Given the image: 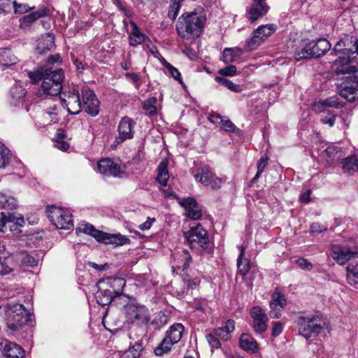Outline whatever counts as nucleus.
<instances>
[{
	"mask_svg": "<svg viewBox=\"0 0 358 358\" xmlns=\"http://www.w3.org/2000/svg\"><path fill=\"white\" fill-rule=\"evenodd\" d=\"M268 9L266 0H252L251 6L248 9L250 20L251 22L256 21L266 15Z\"/></svg>",
	"mask_w": 358,
	"mask_h": 358,
	"instance_id": "nucleus-22",
	"label": "nucleus"
},
{
	"mask_svg": "<svg viewBox=\"0 0 358 358\" xmlns=\"http://www.w3.org/2000/svg\"><path fill=\"white\" fill-rule=\"evenodd\" d=\"M142 350V345L137 342L131 348L122 353L124 358H140Z\"/></svg>",
	"mask_w": 358,
	"mask_h": 358,
	"instance_id": "nucleus-46",
	"label": "nucleus"
},
{
	"mask_svg": "<svg viewBox=\"0 0 358 358\" xmlns=\"http://www.w3.org/2000/svg\"><path fill=\"white\" fill-rule=\"evenodd\" d=\"M64 106L67 108L69 113L76 115L82 110V97L79 91L76 87L69 89L68 92H64L60 97Z\"/></svg>",
	"mask_w": 358,
	"mask_h": 358,
	"instance_id": "nucleus-13",
	"label": "nucleus"
},
{
	"mask_svg": "<svg viewBox=\"0 0 358 358\" xmlns=\"http://www.w3.org/2000/svg\"><path fill=\"white\" fill-rule=\"evenodd\" d=\"M296 264L300 268L305 271H310L313 268V264L305 258H299Z\"/></svg>",
	"mask_w": 358,
	"mask_h": 358,
	"instance_id": "nucleus-58",
	"label": "nucleus"
},
{
	"mask_svg": "<svg viewBox=\"0 0 358 358\" xmlns=\"http://www.w3.org/2000/svg\"><path fill=\"white\" fill-rule=\"evenodd\" d=\"M243 50L239 48H225L222 54V61L229 64L238 60L242 55Z\"/></svg>",
	"mask_w": 358,
	"mask_h": 358,
	"instance_id": "nucleus-37",
	"label": "nucleus"
},
{
	"mask_svg": "<svg viewBox=\"0 0 358 358\" xmlns=\"http://www.w3.org/2000/svg\"><path fill=\"white\" fill-rule=\"evenodd\" d=\"M19 259L23 265L30 267L37 266L39 262V258L35 253L29 254L27 252H21Z\"/></svg>",
	"mask_w": 358,
	"mask_h": 358,
	"instance_id": "nucleus-44",
	"label": "nucleus"
},
{
	"mask_svg": "<svg viewBox=\"0 0 358 358\" xmlns=\"http://www.w3.org/2000/svg\"><path fill=\"white\" fill-rule=\"evenodd\" d=\"M268 158L266 156H263L260 158L257 163V171L255 177L252 178V182H256L260 177L261 174L264 172L265 168L268 165Z\"/></svg>",
	"mask_w": 358,
	"mask_h": 358,
	"instance_id": "nucleus-54",
	"label": "nucleus"
},
{
	"mask_svg": "<svg viewBox=\"0 0 358 358\" xmlns=\"http://www.w3.org/2000/svg\"><path fill=\"white\" fill-rule=\"evenodd\" d=\"M239 255L237 259V266L239 273L245 276L250 270V264L248 259H243L245 255V248L243 246H238Z\"/></svg>",
	"mask_w": 358,
	"mask_h": 358,
	"instance_id": "nucleus-42",
	"label": "nucleus"
},
{
	"mask_svg": "<svg viewBox=\"0 0 358 358\" xmlns=\"http://www.w3.org/2000/svg\"><path fill=\"white\" fill-rule=\"evenodd\" d=\"M215 80L217 83L226 87L227 89L230 90L232 92H241V88L239 85L234 83L233 82H231V80H229L227 78L220 77V76H216Z\"/></svg>",
	"mask_w": 358,
	"mask_h": 358,
	"instance_id": "nucleus-48",
	"label": "nucleus"
},
{
	"mask_svg": "<svg viewBox=\"0 0 358 358\" xmlns=\"http://www.w3.org/2000/svg\"><path fill=\"white\" fill-rule=\"evenodd\" d=\"M8 327L16 330L31 320V315L20 303H9L6 308Z\"/></svg>",
	"mask_w": 358,
	"mask_h": 358,
	"instance_id": "nucleus-7",
	"label": "nucleus"
},
{
	"mask_svg": "<svg viewBox=\"0 0 358 358\" xmlns=\"http://www.w3.org/2000/svg\"><path fill=\"white\" fill-rule=\"evenodd\" d=\"M206 340L210 345L213 348H219L221 345L219 338L217 337L213 333L206 334Z\"/></svg>",
	"mask_w": 358,
	"mask_h": 358,
	"instance_id": "nucleus-57",
	"label": "nucleus"
},
{
	"mask_svg": "<svg viewBox=\"0 0 358 358\" xmlns=\"http://www.w3.org/2000/svg\"><path fill=\"white\" fill-rule=\"evenodd\" d=\"M337 56L334 63L338 66V74L348 72L350 69H356L349 64L358 55V38L352 36H345L335 45L331 55Z\"/></svg>",
	"mask_w": 358,
	"mask_h": 358,
	"instance_id": "nucleus-2",
	"label": "nucleus"
},
{
	"mask_svg": "<svg viewBox=\"0 0 358 358\" xmlns=\"http://www.w3.org/2000/svg\"><path fill=\"white\" fill-rule=\"evenodd\" d=\"M8 222H15L20 227L24 224V219L22 215L4 213H0V233H4L6 229V224Z\"/></svg>",
	"mask_w": 358,
	"mask_h": 358,
	"instance_id": "nucleus-26",
	"label": "nucleus"
},
{
	"mask_svg": "<svg viewBox=\"0 0 358 358\" xmlns=\"http://www.w3.org/2000/svg\"><path fill=\"white\" fill-rule=\"evenodd\" d=\"M352 72L339 86V94L350 102L358 99V70L350 69L348 73ZM345 73H348L345 72Z\"/></svg>",
	"mask_w": 358,
	"mask_h": 358,
	"instance_id": "nucleus-10",
	"label": "nucleus"
},
{
	"mask_svg": "<svg viewBox=\"0 0 358 358\" xmlns=\"http://www.w3.org/2000/svg\"><path fill=\"white\" fill-rule=\"evenodd\" d=\"M327 231V228L324 226L321 225L320 224L317 222L313 223L310 227V232L311 234H320L323 231Z\"/></svg>",
	"mask_w": 358,
	"mask_h": 358,
	"instance_id": "nucleus-61",
	"label": "nucleus"
},
{
	"mask_svg": "<svg viewBox=\"0 0 358 358\" xmlns=\"http://www.w3.org/2000/svg\"><path fill=\"white\" fill-rule=\"evenodd\" d=\"M50 15V10L45 6H41L38 10L23 16L20 19V27L22 29L30 28L31 25L38 19Z\"/></svg>",
	"mask_w": 358,
	"mask_h": 358,
	"instance_id": "nucleus-18",
	"label": "nucleus"
},
{
	"mask_svg": "<svg viewBox=\"0 0 358 358\" xmlns=\"http://www.w3.org/2000/svg\"><path fill=\"white\" fill-rule=\"evenodd\" d=\"M125 322L129 324L144 327L150 322L149 309L143 304L138 303L135 299L130 300L123 307Z\"/></svg>",
	"mask_w": 358,
	"mask_h": 358,
	"instance_id": "nucleus-5",
	"label": "nucleus"
},
{
	"mask_svg": "<svg viewBox=\"0 0 358 358\" xmlns=\"http://www.w3.org/2000/svg\"><path fill=\"white\" fill-rule=\"evenodd\" d=\"M252 319V328L255 333L262 334L268 328V318L265 310L259 306L252 307L250 312Z\"/></svg>",
	"mask_w": 358,
	"mask_h": 358,
	"instance_id": "nucleus-14",
	"label": "nucleus"
},
{
	"mask_svg": "<svg viewBox=\"0 0 358 358\" xmlns=\"http://www.w3.org/2000/svg\"><path fill=\"white\" fill-rule=\"evenodd\" d=\"M323 157L329 164H333L338 161L343 157L341 148L335 145L328 146L323 152Z\"/></svg>",
	"mask_w": 358,
	"mask_h": 358,
	"instance_id": "nucleus-35",
	"label": "nucleus"
},
{
	"mask_svg": "<svg viewBox=\"0 0 358 358\" xmlns=\"http://www.w3.org/2000/svg\"><path fill=\"white\" fill-rule=\"evenodd\" d=\"M164 66L167 69L169 73L176 80H178L180 83H182V78L180 73L179 71L175 68L173 66H172L169 62L164 61Z\"/></svg>",
	"mask_w": 358,
	"mask_h": 358,
	"instance_id": "nucleus-55",
	"label": "nucleus"
},
{
	"mask_svg": "<svg viewBox=\"0 0 358 358\" xmlns=\"http://www.w3.org/2000/svg\"><path fill=\"white\" fill-rule=\"evenodd\" d=\"M162 185V187L161 188V190L166 198L176 197L175 192L173 191L172 188L170 186H167L166 183H165V185Z\"/></svg>",
	"mask_w": 358,
	"mask_h": 358,
	"instance_id": "nucleus-60",
	"label": "nucleus"
},
{
	"mask_svg": "<svg viewBox=\"0 0 358 358\" xmlns=\"http://www.w3.org/2000/svg\"><path fill=\"white\" fill-rule=\"evenodd\" d=\"M180 204L185 209V215L190 219L196 220L201 217V210L198 206L197 202L193 198H187L182 199Z\"/></svg>",
	"mask_w": 358,
	"mask_h": 358,
	"instance_id": "nucleus-21",
	"label": "nucleus"
},
{
	"mask_svg": "<svg viewBox=\"0 0 358 358\" xmlns=\"http://www.w3.org/2000/svg\"><path fill=\"white\" fill-rule=\"evenodd\" d=\"M205 22V17L196 13H184L178 18L176 29L182 39L193 41L203 32Z\"/></svg>",
	"mask_w": 358,
	"mask_h": 358,
	"instance_id": "nucleus-3",
	"label": "nucleus"
},
{
	"mask_svg": "<svg viewBox=\"0 0 358 358\" xmlns=\"http://www.w3.org/2000/svg\"><path fill=\"white\" fill-rule=\"evenodd\" d=\"M58 107L54 104L50 108L44 110L41 115V122L43 126L52 124L59 121L58 115Z\"/></svg>",
	"mask_w": 358,
	"mask_h": 358,
	"instance_id": "nucleus-30",
	"label": "nucleus"
},
{
	"mask_svg": "<svg viewBox=\"0 0 358 358\" xmlns=\"http://www.w3.org/2000/svg\"><path fill=\"white\" fill-rule=\"evenodd\" d=\"M310 45L313 57H319L324 55L331 47L329 41L325 38H320L317 41H310Z\"/></svg>",
	"mask_w": 358,
	"mask_h": 358,
	"instance_id": "nucleus-27",
	"label": "nucleus"
},
{
	"mask_svg": "<svg viewBox=\"0 0 358 358\" xmlns=\"http://www.w3.org/2000/svg\"><path fill=\"white\" fill-rule=\"evenodd\" d=\"M346 280L348 284L355 286L358 284V264H350L346 268Z\"/></svg>",
	"mask_w": 358,
	"mask_h": 358,
	"instance_id": "nucleus-43",
	"label": "nucleus"
},
{
	"mask_svg": "<svg viewBox=\"0 0 358 358\" xmlns=\"http://www.w3.org/2000/svg\"><path fill=\"white\" fill-rule=\"evenodd\" d=\"M239 345L245 351L256 352L258 350L257 342L251 335L246 333L241 335Z\"/></svg>",
	"mask_w": 358,
	"mask_h": 358,
	"instance_id": "nucleus-31",
	"label": "nucleus"
},
{
	"mask_svg": "<svg viewBox=\"0 0 358 358\" xmlns=\"http://www.w3.org/2000/svg\"><path fill=\"white\" fill-rule=\"evenodd\" d=\"M155 222V218L148 217L147 220L139 225V229L141 231H145L150 229L152 224Z\"/></svg>",
	"mask_w": 358,
	"mask_h": 358,
	"instance_id": "nucleus-63",
	"label": "nucleus"
},
{
	"mask_svg": "<svg viewBox=\"0 0 358 358\" xmlns=\"http://www.w3.org/2000/svg\"><path fill=\"white\" fill-rule=\"evenodd\" d=\"M335 115H326L321 118V122L324 124H328L329 127H333L335 123Z\"/></svg>",
	"mask_w": 358,
	"mask_h": 358,
	"instance_id": "nucleus-64",
	"label": "nucleus"
},
{
	"mask_svg": "<svg viewBox=\"0 0 358 358\" xmlns=\"http://www.w3.org/2000/svg\"><path fill=\"white\" fill-rule=\"evenodd\" d=\"M82 109L92 117L98 115L100 110V101L94 92L88 87L81 89Z\"/></svg>",
	"mask_w": 358,
	"mask_h": 358,
	"instance_id": "nucleus-12",
	"label": "nucleus"
},
{
	"mask_svg": "<svg viewBox=\"0 0 358 358\" xmlns=\"http://www.w3.org/2000/svg\"><path fill=\"white\" fill-rule=\"evenodd\" d=\"M182 1L183 0H170V8L168 13V16L170 19H176L180 9V2Z\"/></svg>",
	"mask_w": 358,
	"mask_h": 358,
	"instance_id": "nucleus-51",
	"label": "nucleus"
},
{
	"mask_svg": "<svg viewBox=\"0 0 358 358\" xmlns=\"http://www.w3.org/2000/svg\"><path fill=\"white\" fill-rule=\"evenodd\" d=\"M185 237L192 249L211 254L214 245L209 239L208 234L200 223L185 233Z\"/></svg>",
	"mask_w": 358,
	"mask_h": 358,
	"instance_id": "nucleus-6",
	"label": "nucleus"
},
{
	"mask_svg": "<svg viewBox=\"0 0 358 358\" xmlns=\"http://www.w3.org/2000/svg\"><path fill=\"white\" fill-rule=\"evenodd\" d=\"M277 26L274 24H267L259 26L246 42V48L248 51L255 50L271 34L275 32Z\"/></svg>",
	"mask_w": 358,
	"mask_h": 358,
	"instance_id": "nucleus-11",
	"label": "nucleus"
},
{
	"mask_svg": "<svg viewBox=\"0 0 358 358\" xmlns=\"http://www.w3.org/2000/svg\"><path fill=\"white\" fill-rule=\"evenodd\" d=\"M235 322L228 320L223 327H218L213 330V333L222 340L227 341L230 338V334L234 331Z\"/></svg>",
	"mask_w": 358,
	"mask_h": 358,
	"instance_id": "nucleus-32",
	"label": "nucleus"
},
{
	"mask_svg": "<svg viewBox=\"0 0 358 358\" xmlns=\"http://www.w3.org/2000/svg\"><path fill=\"white\" fill-rule=\"evenodd\" d=\"M99 242L105 244L115 245V246H121L129 244L130 239L127 236L120 234H111L102 231Z\"/></svg>",
	"mask_w": 358,
	"mask_h": 358,
	"instance_id": "nucleus-24",
	"label": "nucleus"
},
{
	"mask_svg": "<svg viewBox=\"0 0 358 358\" xmlns=\"http://www.w3.org/2000/svg\"><path fill=\"white\" fill-rule=\"evenodd\" d=\"M282 329L283 327L281 322H274L272 328V336L274 337L279 336L282 333Z\"/></svg>",
	"mask_w": 358,
	"mask_h": 358,
	"instance_id": "nucleus-62",
	"label": "nucleus"
},
{
	"mask_svg": "<svg viewBox=\"0 0 358 358\" xmlns=\"http://www.w3.org/2000/svg\"><path fill=\"white\" fill-rule=\"evenodd\" d=\"M97 291L94 296L96 301L101 306H106L110 303L115 298L113 291L103 285H99V281L96 284Z\"/></svg>",
	"mask_w": 358,
	"mask_h": 358,
	"instance_id": "nucleus-25",
	"label": "nucleus"
},
{
	"mask_svg": "<svg viewBox=\"0 0 358 358\" xmlns=\"http://www.w3.org/2000/svg\"><path fill=\"white\" fill-rule=\"evenodd\" d=\"M237 69L234 65H229L219 70L218 73L223 76H232L236 73Z\"/></svg>",
	"mask_w": 358,
	"mask_h": 358,
	"instance_id": "nucleus-56",
	"label": "nucleus"
},
{
	"mask_svg": "<svg viewBox=\"0 0 358 358\" xmlns=\"http://www.w3.org/2000/svg\"><path fill=\"white\" fill-rule=\"evenodd\" d=\"M168 322V317L164 313H159L152 321L150 324L155 329H160Z\"/></svg>",
	"mask_w": 358,
	"mask_h": 358,
	"instance_id": "nucleus-50",
	"label": "nucleus"
},
{
	"mask_svg": "<svg viewBox=\"0 0 358 358\" xmlns=\"http://www.w3.org/2000/svg\"><path fill=\"white\" fill-rule=\"evenodd\" d=\"M10 159V150L0 142V168L5 167Z\"/></svg>",
	"mask_w": 358,
	"mask_h": 358,
	"instance_id": "nucleus-49",
	"label": "nucleus"
},
{
	"mask_svg": "<svg viewBox=\"0 0 358 358\" xmlns=\"http://www.w3.org/2000/svg\"><path fill=\"white\" fill-rule=\"evenodd\" d=\"M135 125L136 122L131 118L127 116L122 117L118 124V136L116 137L115 141L120 143L132 138L134 134Z\"/></svg>",
	"mask_w": 358,
	"mask_h": 358,
	"instance_id": "nucleus-16",
	"label": "nucleus"
},
{
	"mask_svg": "<svg viewBox=\"0 0 358 358\" xmlns=\"http://www.w3.org/2000/svg\"><path fill=\"white\" fill-rule=\"evenodd\" d=\"M221 127L227 131H234L236 127L229 120L222 119L220 121Z\"/></svg>",
	"mask_w": 358,
	"mask_h": 358,
	"instance_id": "nucleus-59",
	"label": "nucleus"
},
{
	"mask_svg": "<svg viewBox=\"0 0 358 358\" xmlns=\"http://www.w3.org/2000/svg\"><path fill=\"white\" fill-rule=\"evenodd\" d=\"M18 206L17 199L13 197L10 191L0 192V208L8 210L15 209Z\"/></svg>",
	"mask_w": 358,
	"mask_h": 358,
	"instance_id": "nucleus-33",
	"label": "nucleus"
},
{
	"mask_svg": "<svg viewBox=\"0 0 358 358\" xmlns=\"http://www.w3.org/2000/svg\"><path fill=\"white\" fill-rule=\"evenodd\" d=\"M28 76L32 83H36L42 80L41 90L43 93L50 96H57L61 94L62 81L64 78L62 69H53L47 66H41L35 71H29Z\"/></svg>",
	"mask_w": 358,
	"mask_h": 358,
	"instance_id": "nucleus-1",
	"label": "nucleus"
},
{
	"mask_svg": "<svg viewBox=\"0 0 358 358\" xmlns=\"http://www.w3.org/2000/svg\"><path fill=\"white\" fill-rule=\"evenodd\" d=\"M97 168L99 173L106 176L118 177L122 173L120 164L109 158L99 161Z\"/></svg>",
	"mask_w": 358,
	"mask_h": 358,
	"instance_id": "nucleus-17",
	"label": "nucleus"
},
{
	"mask_svg": "<svg viewBox=\"0 0 358 358\" xmlns=\"http://www.w3.org/2000/svg\"><path fill=\"white\" fill-rule=\"evenodd\" d=\"M13 11L15 14H24L34 9L27 3H19L15 0L13 1Z\"/></svg>",
	"mask_w": 358,
	"mask_h": 358,
	"instance_id": "nucleus-53",
	"label": "nucleus"
},
{
	"mask_svg": "<svg viewBox=\"0 0 358 358\" xmlns=\"http://www.w3.org/2000/svg\"><path fill=\"white\" fill-rule=\"evenodd\" d=\"M343 169L344 173L348 175H353L358 171V154L348 156L343 162Z\"/></svg>",
	"mask_w": 358,
	"mask_h": 358,
	"instance_id": "nucleus-36",
	"label": "nucleus"
},
{
	"mask_svg": "<svg viewBox=\"0 0 358 358\" xmlns=\"http://www.w3.org/2000/svg\"><path fill=\"white\" fill-rule=\"evenodd\" d=\"M131 31L129 36V45L136 47L145 41V35L140 31L134 22H130Z\"/></svg>",
	"mask_w": 358,
	"mask_h": 358,
	"instance_id": "nucleus-34",
	"label": "nucleus"
},
{
	"mask_svg": "<svg viewBox=\"0 0 358 358\" xmlns=\"http://www.w3.org/2000/svg\"><path fill=\"white\" fill-rule=\"evenodd\" d=\"M313 54L310 45V41L306 39L301 41L300 46L296 48L294 52V58L296 61L304 59H310Z\"/></svg>",
	"mask_w": 358,
	"mask_h": 358,
	"instance_id": "nucleus-28",
	"label": "nucleus"
},
{
	"mask_svg": "<svg viewBox=\"0 0 358 358\" xmlns=\"http://www.w3.org/2000/svg\"><path fill=\"white\" fill-rule=\"evenodd\" d=\"M270 301L271 311L269 315L272 318H279L280 317V311L284 309L287 305V301L283 294L275 290L272 296Z\"/></svg>",
	"mask_w": 358,
	"mask_h": 358,
	"instance_id": "nucleus-20",
	"label": "nucleus"
},
{
	"mask_svg": "<svg viewBox=\"0 0 358 358\" xmlns=\"http://www.w3.org/2000/svg\"><path fill=\"white\" fill-rule=\"evenodd\" d=\"M76 231L78 233H84L93 236L97 241H99L101 231L97 230L94 227L87 222H81L76 228Z\"/></svg>",
	"mask_w": 358,
	"mask_h": 358,
	"instance_id": "nucleus-41",
	"label": "nucleus"
},
{
	"mask_svg": "<svg viewBox=\"0 0 358 358\" xmlns=\"http://www.w3.org/2000/svg\"><path fill=\"white\" fill-rule=\"evenodd\" d=\"M10 262L11 259L9 257H0V275H7L13 271Z\"/></svg>",
	"mask_w": 358,
	"mask_h": 358,
	"instance_id": "nucleus-52",
	"label": "nucleus"
},
{
	"mask_svg": "<svg viewBox=\"0 0 358 358\" xmlns=\"http://www.w3.org/2000/svg\"><path fill=\"white\" fill-rule=\"evenodd\" d=\"M194 178L204 185H210L213 189L220 188L224 182L222 178L216 177L207 166L198 169Z\"/></svg>",
	"mask_w": 358,
	"mask_h": 358,
	"instance_id": "nucleus-15",
	"label": "nucleus"
},
{
	"mask_svg": "<svg viewBox=\"0 0 358 358\" xmlns=\"http://www.w3.org/2000/svg\"><path fill=\"white\" fill-rule=\"evenodd\" d=\"M99 285H103L111 289L113 294L117 297L122 294L126 280L122 278H108L105 280H100Z\"/></svg>",
	"mask_w": 358,
	"mask_h": 358,
	"instance_id": "nucleus-23",
	"label": "nucleus"
},
{
	"mask_svg": "<svg viewBox=\"0 0 358 358\" xmlns=\"http://www.w3.org/2000/svg\"><path fill=\"white\" fill-rule=\"evenodd\" d=\"M168 164V159H163L157 167V176L156 180L160 185H165L169 179Z\"/></svg>",
	"mask_w": 358,
	"mask_h": 358,
	"instance_id": "nucleus-39",
	"label": "nucleus"
},
{
	"mask_svg": "<svg viewBox=\"0 0 358 358\" xmlns=\"http://www.w3.org/2000/svg\"><path fill=\"white\" fill-rule=\"evenodd\" d=\"M185 327L181 323H175L166 331L163 340L155 349L157 356H162L169 352L173 345L178 343L182 338Z\"/></svg>",
	"mask_w": 358,
	"mask_h": 358,
	"instance_id": "nucleus-8",
	"label": "nucleus"
},
{
	"mask_svg": "<svg viewBox=\"0 0 358 358\" xmlns=\"http://www.w3.org/2000/svg\"><path fill=\"white\" fill-rule=\"evenodd\" d=\"M331 255L338 264L343 265L352 259L358 258V250L334 246L331 250Z\"/></svg>",
	"mask_w": 358,
	"mask_h": 358,
	"instance_id": "nucleus-19",
	"label": "nucleus"
},
{
	"mask_svg": "<svg viewBox=\"0 0 358 358\" xmlns=\"http://www.w3.org/2000/svg\"><path fill=\"white\" fill-rule=\"evenodd\" d=\"M157 99L151 97L145 100L143 105V109L148 116H154L157 114L156 104Z\"/></svg>",
	"mask_w": 358,
	"mask_h": 358,
	"instance_id": "nucleus-47",
	"label": "nucleus"
},
{
	"mask_svg": "<svg viewBox=\"0 0 358 358\" xmlns=\"http://www.w3.org/2000/svg\"><path fill=\"white\" fill-rule=\"evenodd\" d=\"M3 355L6 358H24V351L19 345L9 342Z\"/></svg>",
	"mask_w": 358,
	"mask_h": 358,
	"instance_id": "nucleus-38",
	"label": "nucleus"
},
{
	"mask_svg": "<svg viewBox=\"0 0 358 358\" xmlns=\"http://www.w3.org/2000/svg\"><path fill=\"white\" fill-rule=\"evenodd\" d=\"M296 324L299 333L306 339L318 336L327 328L326 320L318 314H308L298 317Z\"/></svg>",
	"mask_w": 358,
	"mask_h": 358,
	"instance_id": "nucleus-4",
	"label": "nucleus"
},
{
	"mask_svg": "<svg viewBox=\"0 0 358 358\" xmlns=\"http://www.w3.org/2000/svg\"><path fill=\"white\" fill-rule=\"evenodd\" d=\"M49 220L58 229L69 230L73 228V223L70 213L56 206L47 207L45 210Z\"/></svg>",
	"mask_w": 358,
	"mask_h": 358,
	"instance_id": "nucleus-9",
	"label": "nucleus"
},
{
	"mask_svg": "<svg viewBox=\"0 0 358 358\" xmlns=\"http://www.w3.org/2000/svg\"><path fill=\"white\" fill-rule=\"evenodd\" d=\"M17 58L13 55L10 49L0 48V65L9 66L17 62Z\"/></svg>",
	"mask_w": 358,
	"mask_h": 358,
	"instance_id": "nucleus-40",
	"label": "nucleus"
},
{
	"mask_svg": "<svg viewBox=\"0 0 358 358\" xmlns=\"http://www.w3.org/2000/svg\"><path fill=\"white\" fill-rule=\"evenodd\" d=\"M317 106L320 108V106L340 108L343 106L342 101H340V99L337 96H331L329 98L325 99L324 100L320 101Z\"/></svg>",
	"mask_w": 358,
	"mask_h": 358,
	"instance_id": "nucleus-45",
	"label": "nucleus"
},
{
	"mask_svg": "<svg viewBox=\"0 0 358 358\" xmlns=\"http://www.w3.org/2000/svg\"><path fill=\"white\" fill-rule=\"evenodd\" d=\"M55 45V36L52 34L48 33L41 37L37 41L36 50L41 53L51 50Z\"/></svg>",
	"mask_w": 358,
	"mask_h": 358,
	"instance_id": "nucleus-29",
	"label": "nucleus"
}]
</instances>
